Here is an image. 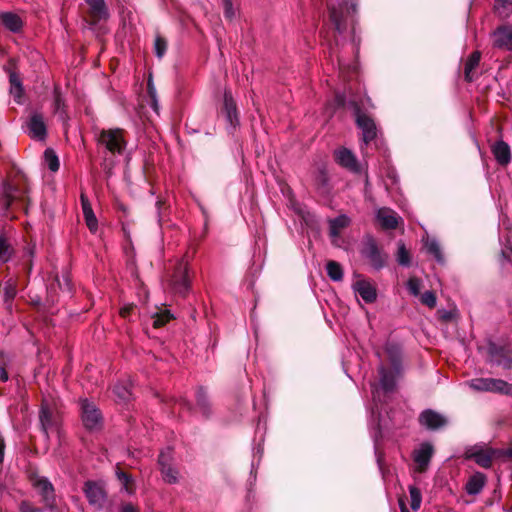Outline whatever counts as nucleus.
Segmentation results:
<instances>
[{
  "instance_id": "obj_1",
  "label": "nucleus",
  "mask_w": 512,
  "mask_h": 512,
  "mask_svg": "<svg viewBox=\"0 0 512 512\" xmlns=\"http://www.w3.org/2000/svg\"><path fill=\"white\" fill-rule=\"evenodd\" d=\"M125 134V130L121 128H96L94 130L97 146L103 148L111 155H121L124 153L127 146Z\"/></svg>"
},
{
  "instance_id": "obj_2",
  "label": "nucleus",
  "mask_w": 512,
  "mask_h": 512,
  "mask_svg": "<svg viewBox=\"0 0 512 512\" xmlns=\"http://www.w3.org/2000/svg\"><path fill=\"white\" fill-rule=\"evenodd\" d=\"M362 255L369 261L371 267L377 271L387 265L388 254L383 252L377 245L374 238L369 237L364 243Z\"/></svg>"
},
{
  "instance_id": "obj_3",
  "label": "nucleus",
  "mask_w": 512,
  "mask_h": 512,
  "mask_svg": "<svg viewBox=\"0 0 512 512\" xmlns=\"http://www.w3.org/2000/svg\"><path fill=\"white\" fill-rule=\"evenodd\" d=\"M81 418L84 426L88 430H97L102 426V415L96 405L87 399L80 402Z\"/></svg>"
},
{
  "instance_id": "obj_4",
  "label": "nucleus",
  "mask_w": 512,
  "mask_h": 512,
  "mask_svg": "<svg viewBox=\"0 0 512 512\" xmlns=\"http://www.w3.org/2000/svg\"><path fill=\"white\" fill-rule=\"evenodd\" d=\"M171 287L175 293L183 297L188 294L190 290V278L186 263L179 262L175 267L171 278Z\"/></svg>"
},
{
  "instance_id": "obj_5",
  "label": "nucleus",
  "mask_w": 512,
  "mask_h": 512,
  "mask_svg": "<svg viewBox=\"0 0 512 512\" xmlns=\"http://www.w3.org/2000/svg\"><path fill=\"white\" fill-rule=\"evenodd\" d=\"M434 454V447L429 442H423L419 448L415 449L412 454L415 463V471L424 473L429 467L430 461Z\"/></svg>"
},
{
  "instance_id": "obj_6",
  "label": "nucleus",
  "mask_w": 512,
  "mask_h": 512,
  "mask_svg": "<svg viewBox=\"0 0 512 512\" xmlns=\"http://www.w3.org/2000/svg\"><path fill=\"white\" fill-rule=\"evenodd\" d=\"M83 491L91 506H94L96 509L103 508L107 499V494L101 484L95 481H86Z\"/></svg>"
},
{
  "instance_id": "obj_7",
  "label": "nucleus",
  "mask_w": 512,
  "mask_h": 512,
  "mask_svg": "<svg viewBox=\"0 0 512 512\" xmlns=\"http://www.w3.org/2000/svg\"><path fill=\"white\" fill-rule=\"evenodd\" d=\"M493 47L512 52V25L497 27L492 33Z\"/></svg>"
},
{
  "instance_id": "obj_8",
  "label": "nucleus",
  "mask_w": 512,
  "mask_h": 512,
  "mask_svg": "<svg viewBox=\"0 0 512 512\" xmlns=\"http://www.w3.org/2000/svg\"><path fill=\"white\" fill-rule=\"evenodd\" d=\"M356 123L362 131V139L365 144L370 143L376 138L377 129L374 120L359 109L356 112Z\"/></svg>"
},
{
  "instance_id": "obj_9",
  "label": "nucleus",
  "mask_w": 512,
  "mask_h": 512,
  "mask_svg": "<svg viewBox=\"0 0 512 512\" xmlns=\"http://www.w3.org/2000/svg\"><path fill=\"white\" fill-rule=\"evenodd\" d=\"M25 189L19 188L8 182H4L1 187V204L4 210H8L13 202L23 200Z\"/></svg>"
},
{
  "instance_id": "obj_10",
  "label": "nucleus",
  "mask_w": 512,
  "mask_h": 512,
  "mask_svg": "<svg viewBox=\"0 0 512 512\" xmlns=\"http://www.w3.org/2000/svg\"><path fill=\"white\" fill-rule=\"evenodd\" d=\"M170 450L163 451L158 457V464L166 483L175 484L178 482V471L172 466Z\"/></svg>"
},
{
  "instance_id": "obj_11",
  "label": "nucleus",
  "mask_w": 512,
  "mask_h": 512,
  "mask_svg": "<svg viewBox=\"0 0 512 512\" xmlns=\"http://www.w3.org/2000/svg\"><path fill=\"white\" fill-rule=\"evenodd\" d=\"M336 162L343 168L353 172L360 173L361 167L357 161V158L351 150L347 148H340L334 152Z\"/></svg>"
},
{
  "instance_id": "obj_12",
  "label": "nucleus",
  "mask_w": 512,
  "mask_h": 512,
  "mask_svg": "<svg viewBox=\"0 0 512 512\" xmlns=\"http://www.w3.org/2000/svg\"><path fill=\"white\" fill-rule=\"evenodd\" d=\"M491 447L475 446L466 452L467 459H473L479 466L490 468L494 461L493 454L490 453Z\"/></svg>"
},
{
  "instance_id": "obj_13",
  "label": "nucleus",
  "mask_w": 512,
  "mask_h": 512,
  "mask_svg": "<svg viewBox=\"0 0 512 512\" xmlns=\"http://www.w3.org/2000/svg\"><path fill=\"white\" fill-rule=\"evenodd\" d=\"M419 422L422 426L429 430H437L447 424V419L440 413L434 410H424L419 416Z\"/></svg>"
},
{
  "instance_id": "obj_14",
  "label": "nucleus",
  "mask_w": 512,
  "mask_h": 512,
  "mask_svg": "<svg viewBox=\"0 0 512 512\" xmlns=\"http://www.w3.org/2000/svg\"><path fill=\"white\" fill-rule=\"evenodd\" d=\"M28 129L31 137L44 140L47 134L44 117L40 113H33L28 121Z\"/></svg>"
},
{
  "instance_id": "obj_15",
  "label": "nucleus",
  "mask_w": 512,
  "mask_h": 512,
  "mask_svg": "<svg viewBox=\"0 0 512 512\" xmlns=\"http://www.w3.org/2000/svg\"><path fill=\"white\" fill-rule=\"evenodd\" d=\"M353 289L366 303H373L377 299L375 286L367 280L356 281Z\"/></svg>"
},
{
  "instance_id": "obj_16",
  "label": "nucleus",
  "mask_w": 512,
  "mask_h": 512,
  "mask_svg": "<svg viewBox=\"0 0 512 512\" xmlns=\"http://www.w3.org/2000/svg\"><path fill=\"white\" fill-rule=\"evenodd\" d=\"M491 152L496 162L501 166H506L511 161V150L509 145L503 141L498 140L491 146Z\"/></svg>"
},
{
  "instance_id": "obj_17",
  "label": "nucleus",
  "mask_w": 512,
  "mask_h": 512,
  "mask_svg": "<svg viewBox=\"0 0 512 512\" xmlns=\"http://www.w3.org/2000/svg\"><path fill=\"white\" fill-rule=\"evenodd\" d=\"M346 6V3H340L338 6H335L332 3L328 4L329 16L330 20L335 26V29L342 33L346 29V24L343 16V8Z\"/></svg>"
},
{
  "instance_id": "obj_18",
  "label": "nucleus",
  "mask_w": 512,
  "mask_h": 512,
  "mask_svg": "<svg viewBox=\"0 0 512 512\" xmlns=\"http://www.w3.org/2000/svg\"><path fill=\"white\" fill-rule=\"evenodd\" d=\"M39 420L41 424V429L44 432L45 436L48 438L49 430L56 427L57 422L56 419L51 412L50 408L46 403H42L41 409L39 412Z\"/></svg>"
},
{
  "instance_id": "obj_19",
  "label": "nucleus",
  "mask_w": 512,
  "mask_h": 512,
  "mask_svg": "<svg viewBox=\"0 0 512 512\" xmlns=\"http://www.w3.org/2000/svg\"><path fill=\"white\" fill-rule=\"evenodd\" d=\"M481 53L479 51L472 52L464 64V77L467 82L475 80V70L479 66Z\"/></svg>"
},
{
  "instance_id": "obj_20",
  "label": "nucleus",
  "mask_w": 512,
  "mask_h": 512,
  "mask_svg": "<svg viewBox=\"0 0 512 512\" xmlns=\"http://www.w3.org/2000/svg\"><path fill=\"white\" fill-rule=\"evenodd\" d=\"M223 98L224 111L226 113L227 120L231 125H235L238 122L237 106L231 91L225 90Z\"/></svg>"
},
{
  "instance_id": "obj_21",
  "label": "nucleus",
  "mask_w": 512,
  "mask_h": 512,
  "mask_svg": "<svg viewBox=\"0 0 512 512\" xmlns=\"http://www.w3.org/2000/svg\"><path fill=\"white\" fill-rule=\"evenodd\" d=\"M486 476L481 472L474 473L467 481L465 490L469 495H477L484 488Z\"/></svg>"
},
{
  "instance_id": "obj_22",
  "label": "nucleus",
  "mask_w": 512,
  "mask_h": 512,
  "mask_svg": "<svg viewBox=\"0 0 512 512\" xmlns=\"http://www.w3.org/2000/svg\"><path fill=\"white\" fill-rule=\"evenodd\" d=\"M488 353L491 362L497 365H502L506 369L511 367V361L504 359L505 349L503 347L490 343L488 346Z\"/></svg>"
},
{
  "instance_id": "obj_23",
  "label": "nucleus",
  "mask_w": 512,
  "mask_h": 512,
  "mask_svg": "<svg viewBox=\"0 0 512 512\" xmlns=\"http://www.w3.org/2000/svg\"><path fill=\"white\" fill-rule=\"evenodd\" d=\"M380 376V385L385 392H392L396 387V375L395 371H388L383 365L378 368Z\"/></svg>"
},
{
  "instance_id": "obj_24",
  "label": "nucleus",
  "mask_w": 512,
  "mask_h": 512,
  "mask_svg": "<svg viewBox=\"0 0 512 512\" xmlns=\"http://www.w3.org/2000/svg\"><path fill=\"white\" fill-rule=\"evenodd\" d=\"M33 485L35 489L43 496L45 501H54V488L47 478H36L33 482Z\"/></svg>"
},
{
  "instance_id": "obj_25",
  "label": "nucleus",
  "mask_w": 512,
  "mask_h": 512,
  "mask_svg": "<svg viewBox=\"0 0 512 512\" xmlns=\"http://www.w3.org/2000/svg\"><path fill=\"white\" fill-rule=\"evenodd\" d=\"M0 21L11 32H19L23 27L21 18L14 13L6 12L0 15Z\"/></svg>"
},
{
  "instance_id": "obj_26",
  "label": "nucleus",
  "mask_w": 512,
  "mask_h": 512,
  "mask_svg": "<svg viewBox=\"0 0 512 512\" xmlns=\"http://www.w3.org/2000/svg\"><path fill=\"white\" fill-rule=\"evenodd\" d=\"M10 94L17 103H21L24 93L22 81L15 71H9Z\"/></svg>"
},
{
  "instance_id": "obj_27",
  "label": "nucleus",
  "mask_w": 512,
  "mask_h": 512,
  "mask_svg": "<svg viewBox=\"0 0 512 512\" xmlns=\"http://www.w3.org/2000/svg\"><path fill=\"white\" fill-rule=\"evenodd\" d=\"M377 218L384 229H395L398 226V218L391 210L380 209Z\"/></svg>"
},
{
  "instance_id": "obj_28",
  "label": "nucleus",
  "mask_w": 512,
  "mask_h": 512,
  "mask_svg": "<svg viewBox=\"0 0 512 512\" xmlns=\"http://www.w3.org/2000/svg\"><path fill=\"white\" fill-rule=\"evenodd\" d=\"M116 400L119 402H127L131 397V384L129 381H119L112 388Z\"/></svg>"
},
{
  "instance_id": "obj_29",
  "label": "nucleus",
  "mask_w": 512,
  "mask_h": 512,
  "mask_svg": "<svg viewBox=\"0 0 512 512\" xmlns=\"http://www.w3.org/2000/svg\"><path fill=\"white\" fill-rule=\"evenodd\" d=\"M386 352L388 354L389 361L397 374L401 372V350L399 346L395 344H389L386 346Z\"/></svg>"
},
{
  "instance_id": "obj_30",
  "label": "nucleus",
  "mask_w": 512,
  "mask_h": 512,
  "mask_svg": "<svg viewBox=\"0 0 512 512\" xmlns=\"http://www.w3.org/2000/svg\"><path fill=\"white\" fill-rule=\"evenodd\" d=\"M93 17L104 18L107 16V8L104 0H85Z\"/></svg>"
},
{
  "instance_id": "obj_31",
  "label": "nucleus",
  "mask_w": 512,
  "mask_h": 512,
  "mask_svg": "<svg viewBox=\"0 0 512 512\" xmlns=\"http://www.w3.org/2000/svg\"><path fill=\"white\" fill-rule=\"evenodd\" d=\"M330 224V235L338 236L341 229L349 225V218L346 215H340L329 222Z\"/></svg>"
},
{
  "instance_id": "obj_32",
  "label": "nucleus",
  "mask_w": 512,
  "mask_h": 512,
  "mask_svg": "<svg viewBox=\"0 0 512 512\" xmlns=\"http://www.w3.org/2000/svg\"><path fill=\"white\" fill-rule=\"evenodd\" d=\"M115 474L119 482L122 484V488L127 493L132 494L134 492L132 476L122 471L118 466L116 468Z\"/></svg>"
},
{
  "instance_id": "obj_33",
  "label": "nucleus",
  "mask_w": 512,
  "mask_h": 512,
  "mask_svg": "<svg viewBox=\"0 0 512 512\" xmlns=\"http://www.w3.org/2000/svg\"><path fill=\"white\" fill-rule=\"evenodd\" d=\"M326 272L329 278L333 281H341L343 279V269L336 261H328L326 264Z\"/></svg>"
},
{
  "instance_id": "obj_34",
  "label": "nucleus",
  "mask_w": 512,
  "mask_h": 512,
  "mask_svg": "<svg viewBox=\"0 0 512 512\" xmlns=\"http://www.w3.org/2000/svg\"><path fill=\"white\" fill-rule=\"evenodd\" d=\"M493 378H475L469 381V386L476 391L492 392Z\"/></svg>"
},
{
  "instance_id": "obj_35",
  "label": "nucleus",
  "mask_w": 512,
  "mask_h": 512,
  "mask_svg": "<svg viewBox=\"0 0 512 512\" xmlns=\"http://www.w3.org/2000/svg\"><path fill=\"white\" fill-rule=\"evenodd\" d=\"M492 392L512 396V384L502 379H492Z\"/></svg>"
},
{
  "instance_id": "obj_36",
  "label": "nucleus",
  "mask_w": 512,
  "mask_h": 512,
  "mask_svg": "<svg viewBox=\"0 0 512 512\" xmlns=\"http://www.w3.org/2000/svg\"><path fill=\"white\" fill-rule=\"evenodd\" d=\"M54 112L58 114L61 119L66 117L65 101L57 86L54 88Z\"/></svg>"
},
{
  "instance_id": "obj_37",
  "label": "nucleus",
  "mask_w": 512,
  "mask_h": 512,
  "mask_svg": "<svg viewBox=\"0 0 512 512\" xmlns=\"http://www.w3.org/2000/svg\"><path fill=\"white\" fill-rule=\"evenodd\" d=\"M196 400H197V405L201 409L203 415L209 416L210 415V405H209L206 391L202 387H200L197 390Z\"/></svg>"
},
{
  "instance_id": "obj_38",
  "label": "nucleus",
  "mask_w": 512,
  "mask_h": 512,
  "mask_svg": "<svg viewBox=\"0 0 512 512\" xmlns=\"http://www.w3.org/2000/svg\"><path fill=\"white\" fill-rule=\"evenodd\" d=\"M396 259L401 266L408 267L411 264L409 251L406 249V246L402 241L398 242Z\"/></svg>"
},
{
  "instance_id": "obj_39",
  "label": "nucleus",
  "mask_w": 512,
  "mask_h": 512,
  "mask_svg": "<svg viewBox=\"0 0 512 512\" xmlns=\"http://www.w3.org/2000/svg\"><path fill=\"white\" fill-rule=\"evenodd\" d=\"M44 159H45V162L48 166V168L52 171V172H56L59 170V159H58V156L56 155L55 151L52 149V148H47L44 152Z\"/></svg>"
},
{
  "instance_id": "obj_40",
  "label": "nucleus",
  "mask_w": 512,
  "mask_h": 512,
  "mask_svg": "<svg viewBox=\"0 0 512 512\" xmlns=\"http://www.w3.org/2000/svg\"><path fill=\"white\" fill-rule=\"evenodd\" d=\"M4 301L11 304L17 294L16 283L13 279H9L4 283Z\"/></svg>"
},
{
  "instance_id": "obj_41",
  "label": "nucleus",
  "mask_w": 512,
  "mask_h": 512,
  "mask_svg": "<svg viewBox=\"0 0 512 512\" xmlns=\"http://www.w3.org/2000/svg\"><path fill=\"white\" fill-rule=\"evenodd\" d=\"M409 494L411 498V509L414 511H418L421 507L422 503V494L419 488L416 486H409Z\"/></svg>"
},
{
  "instance_id": "obj_42",
  "label": "nucleus",
  "mask_w": 512,
  "mask_h": 512,
  "mask_svg": "<svg viewBox=\"0 0 512 512\" xmlns=\"http://www.w3.org/2000/svg\"><path fill=\"white\" fill-rule=\"evenodd\" d=\"M13 249L4 237H0V263H6L10 260Z\"/></svg>"
},
{
  "instance_id": "obj_43",
  "label": "nucleus",
  "mask_w": 512,
  "mask_h": 512,
  "mask_svg": "<svg viewBox=\"0 0 512 512\" xmlns=\"http://www.w3.org/2000/svg\"><path fill=\"white\" fill-rule=\"evenodd\" d=\"M426 248L428 253L434 256V258L442 263L444 261V257L440 248L439 243L436 240H431L426 243Z\"/></svg>"
},
{
  "instance_id": "obj_44",
  "label": "nucleus",
  "mask_w": 512,
  "mask_h": 512,
  "mask_svg": "<svg viewBox=\"0 0 512 512\" xmlns=\"http://www.w3.org/2000/svg\"><path fill=\"white\" fill-rule=\"evenodd\" d=\"M173 318H174V316L170 313L169 310H163L155 315L154 321H153V327L160 328V327L164 326L166 323H168Z\"/></svg>"
},
{
  "instance_id": "obj_45",
  "label": "nucleus",
  "mask_w": 512,
  "mask_h": 512,
  "mask_svg": "<svg viewBox=\"0 0 512 512\" xmlns=\"http://www.w3.org/2000/svg\"><path fill=\"white\" fill-rule=\"evenodd\" d=\"M86 225L90 229V231L95 232L98 228V221L97 218L92 210L83 212Z\"/></svg>"
},
{
  "instance_id": "obj_46",
  "label": "nucleus",
  "mask_w": 512,
  "mask_h": 512,
  "mask_svg": "<svg viewBox=\"0 0 512 512\" xmlns=\"http://www.w3.org/2000/svg\"><path fill=\"white\" fill-rule=\"evenodd\" d=\"M155 54L158 58H162L167 49V42L164 38L157 36L154 43Z\"/></svg>"
},
{
  "instance_id": "obj_47",
  "label": "nucleus",
  "mask_w": 512,
  "mask_h": 512,
  "mask_svg": "<svg viewBox=\"0 0 512 512\" xmlns=\"http://www.w3.org/2000/svg\"><path fill=\"white\" fill-rule=\"evenodd\" d=\"M421 303L429 308H434L437 303V298L434 292L426 291L421 295Z\"/></svg>"
},
{
  "instance_id": "obj_48",
  "label": "nucleus",
  "mask_w": 512,
  "mask_h": 512,
  "mask_svg": "<svg viewBox=\"0 0 512 512\" xmlns=\"http://www.w3.org/2000/svg\"><path fill=\"white\" fill-rule=\"evenodd\" d=\"M420 287H421V282L418 278L416 277H411L408 282H407V289L409 290V292L414 295V296H417L419 295L420 293Z\"/></svg>"
},
{
  "instance_id": "obj_49",
  "label": "nucleus",
  "mask_w": 512,
  "mask_h": 512,
  "mask_svg": "<svg viewBox=\"0 0 512 512\" xmlns=\"http://www.w3.org/2000/svg\"><path fill=\"white\" fill-rule=\"evenodd\" d=\"M222 4L224 7V15L227 19H233L235 16V10L233 7L232 0H222Z\"/></svg>"
},
{
  "instance_id": "obj_50",
  "label": "nucleus",
  "mask_w": 512,
  "mask_h": 512,
  "mask_svg": "<svg viewBox=\"0 0 512 512\" xmlns=\"http://www.w3.org/2000/svg\"><path fill=\"white\" fill-rule=\"evenodd\" d=\"M316 185L318 188H324L328 185V176L324 170H320L316 177Z\"/></svg>"
},
{
  "instance_id": "obj_51",
  "label": "nucleus",
  "mask_w": 512,
  "mask_h": 512,
  "mask_svg": "<svg viewBox=\"0 0 512 512\" xmlns=\"http://www.w3.org/2000/svg\"><path fill=\"white\" fill-rule=\"evenodd\" d=\"M119 512H140L139 508L130 502L122 503Z\"/></svg>"
},
{
  "instance_id": "obj_52",
  "label": "nucleus",
  "mask_w": 512,
  "mask_h": 512,
  "mask_svg": "<svg viewBox=\"0 0 512 512\" xmlns=\"http://www.w3.org/2000/svg\"><path fill=\"white\" fill-rule=\"evenodd\" d=\"M80 201H81V206H82L83 212L92 210L91 203H90L88 197L84 193H81Z\"/></svg>"
},
{
  "instance_id": "obj_53",
  "label": "nucleus",
  "mask_w": 512,
  "mask_h": 512,
  "mask_svg": "<svg viewBox=\"0 0 512 512\" xmlns=\"http://www.w3.org/2000/svg\"><path fill=\"white\" fill-rule=\"evenodd\" d=\"M490 453L493 454L494 460L496 459H505V449L492 448Z\"/></svg>"
},
{
  "instance_id": "obj_54",
  "label": "nucleus",
  "mask_w": 512,
  "mask_h": 512,
  "mask_svg": "<svg viewBox=\"0 0 512 512\" xmlns=\"http://www.w3.org/2000/svg\"><path fill=\"white\" fill-rule=\"evenodd\" d=\"M134 306L133 305H128V306H125L123 307L121 310H120V314L122 317H127L130 312L133 310Z\"/></svg>"
},
{
  "instance_id": "obj_55",
  "label": "nucleus",
  "mask_w": 512,
  "mask_h": 512,
  "mask_svg": "<svg viewBox=\"0 0 512 512\" xmlns=\"http://www.w3.org/2000/svg\"><path fill=\"white\" fill-rule=\"evenodd\" d=\"M8 379H9V376H8V372L6 371L5 367L0 366V381L6 382V381H8Z\"/></svg>"
},
{
  "instance_id": "obj_56",
  "label": "nucleus",
  "mask_w": 512,
  "mask_h": 512,
  "mask_svg": "<svg viewBox=\"0 0 512 512\" xmlns=\"http://www.w3.org/2000/svg\"><path fill=\"white\" fill-rule=\"evenodd\" d=\"M504 8H509L512 5V0H496Z\"/></svg>"
},
{
  "instance_id": "obj_57",
  "label": "nucleus",
  "mask_w": 512,
  "mask_h": 512,
  "mask_svg": "<svg viewBox=\"0 0 512 512\" xmlns=\"http://www.w3.org/2000/svg\"><path fill=\"white\" fill-rule=\"evenodd\" d=\"M20 511H21V512H35V511H34V510H32V509L30 508V506H29L27 503H25V502H22V503H21Z\"/></svg>"
},
{
  "instance_id": "obj_58",
  "label": "nucleus",
  "mask_w": 512,
  "mask_h": 512,
  "mask_svg": "<svg viewBox=\"0 0 512 512\" xmlns=\"http://www.w3.org/2000/svg\"><path fill=\"white\" fill-rule=\"evenodd\" d=\"M149 93H150L151 98H152V100H153V103H152L153 109H154L155 111H157V110H158L157 101H156V99H155L154 92L151 90V88H150V87H149Z\"/></svg>"
},
{
  "instance_id": "obj_59",
  "label": "nucleus",
  "mask_w": 512,
  "mask_h": 512,
  "mask_svg": "<svg viewBox=\"0 0 512 512\" xmlns=\"http://www.w3.org/2000/svg\"><path fill=\"white\" fill-rule=\"evenodd\" d=\"M4 448H5L4 440L0 437V463L3 461Z\"/></svg>"
},
{
  "instance_id": "obj_60",
  "label": "nucleus",
  "mask_w": 512,
  "mask_h": 512,
  "mask_svg": "<svg viewBox=\"0 0 512 512\" xmlns=\"http://www.w3.org/2000/svg\"><path fill=\"white\" fill-rule=\"evenodd\" d=\"M399 507H400V512H409L405 502L403 500H399Z\"/></svg>"
},
{
  "instance_id": "obj_61",
  "label": "nucleus",
  "mask_w": 512,
  "mask_h": 512,
  "mask_svg": "<svg viewBox=\"0 0 512 512\" xmlns=\"http://www.w3.org/2000/svg\"><path fill=\"white\" fill-rule=\"evenodd\" d=\"M512 458V448L505 449V459Z\"/></svg>"
},
{
  "instance_id": "obj_62",
  "label": "nucleus",
  "mask_w": 512,
  "mask_h": 512,
  "mask_svg": "<svg viewBox=\"0 0 512 512\" xmlns=\"http://www.w3.org/2000/svg\"><path fill=\"white\" fill-rule=\"evenodd\" d=\"M510 512H512V506L510 507Z\"/></svg>"
},
{
  "instance_id": "obj_63",
  "label": "nucleus",
  "mask_w": 512,
  "mask_h": 512,
  "mask_svg": "<svg viewBox=\"0 0 512 512\" xmlns=\"http://www.w3.org/2000/svg\"><path fill=\"white\" fill-rule=\"evenodd\" d=\"M508 512H510V509L508 510Z\"/></svg>"
}]
</instances>
